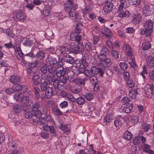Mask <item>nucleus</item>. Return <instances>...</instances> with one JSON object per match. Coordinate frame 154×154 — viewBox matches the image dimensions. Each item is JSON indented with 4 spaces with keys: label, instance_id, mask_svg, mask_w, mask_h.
<instances>
[{
    "label": "nucleus",
    "instance_id": "bb28decb",
    "mask_svg": "<svg viewBox=\"0 0 154 154\" xmlns=\"http://www.w3.org/2000/svg\"><path fill=\"white\" fill-rule=\"evenodd\" d=\"M57 69V65L56 66L52 65L48 66V71L50 74H54L55 73H56Z\"/></svg>",
    "mask_w": 154,
    "mask_h": 154
},
{
    "label": "nucleus",
    "instance_id": "a19ab883",
    "mask_svg": "<svg viewBox=\"0 0 154 154\" xmlns=\"http://www.w3.org/2000/svg\"><path fill=\"white\" fill-rule=\"evenodd\" d=\"M40 64V65H42L43 63L42 62L39 61L38 60H33L30 63V65L32 67H36L38 66L39 64Z\"/></svg>",
    "mask_w": 154,
    "mask_h": 154
},
{
    "label": "nucleus",
    "instance_id": "bf43d9fd",
    "mask_svg": "<svg viewBox=\"0 0 154 154\" xmlns=\"http://www.w3.org/2000/svg\"><path fill=\"white\" fill-rule=\"evenodd\" d=\"M89 78L90 80L92 83L95 84L97 82V78L94 75H92Z\"/></svg>",
    "mask_w": 154,
    "mask_h": 154
},
{
    "label": "nucleus",
    "instance_id": "864d4df0",
    "mask_svg": "<svg viewBox=\"0 0 154 154\" xmlns=\"http://www.w3.org/2000/svg\"><path fill=\"white\" fill-rule=\"evenodd\" d=\"M127 85L130 88H132L134 87V84L133 80L129 79L127 81Z\"/></svg>",
    "mask_w": 154,
    "mask_h": 154
},
{
    "label": "nucleus",
    "instance_id": "4468645a",
    "mask_svg": "<svg viewBox=\"0 0 154 154\" xmlns=\"http://www.w3.org/2000/svg\"><path fill=\"white\" fill-rule=\"evenodd\" d=\"M146 63L148 67L150 68L154 66V59L151 56H148L146 57Z\"/></svg>",
    "mask_w": 154,
    "mask_h": 154
},
{
    "label": "nucleus",
    "instance_id": "4d7b16f0",
    "mask_svg": "<svg viewBox=\"0 0 154 154\" xmlns=\"http://www.w3.org/2000/svg\"><path fill=\"white\" fill-rule=\"evenodd\" d=\"M68 106V103L66 101H64L59 104V106L62 109L66 108Z\"/></svg>",
    "mask_w": 154,
    "mask_h": 154
},
{
    "label": "nucleus",
    "instance_id": "c756f323",
    "mask_svg": "<svg viewBox=\"0 0 154 154\" xmlns=\"http://www.w3.org/2000/svg\"><path fill=\"white\" fill-rule=\"evenodd\" d=\"M22 44L25 46H28L32 45V42L30 39L23 38L21 40Z\"/></svg>",
    "mask_w": 154,
    "mask_h": 154
},
{
    "label": "nucleus",
    "instance_id": "052dcab7",
    "mask_svg": "<svg viewBox=\"0 0 154 154\" xmlns=\"http://www.w3.org/2000/svg\"><path fill=\"white\" fill-rule=\"evenodd\" d=\"M13 110L14 112L16 113L20 112L21 111L20 107L17 104L15 105L14 106Z\"/></svg>",
    "mask_w": 154,
    "mask_h": 154
},
{
    "label": "nucleus",
    "instance_id": "423d86ee",
    "mask_svg": "<svg viewBox=\"0 0 154 154\" xmlns=\"http://www.w3.org/2000/svg\"><path fill=\"white\" fill-rule=\"evenodd\" d=\"M53 126L52 125L51 126H49L45 125L43 128V130L47 132L50 131L51 133L53 134V136L55 137L56 136V131Z\"/></svg>",
    "mask_w": 154,
    "mask_h": 154
},
{
    "label": "nucleus",
    "instance_id": "a211bd4d",
    "mask_svg": "<svg viewBox=\"0 0 154 154\" xmlns=\"http://www.w3.org/2000/svg\"><path fill=\"white\" fill-rule=\"evenodd\" d=\"M32 81L35 85H39L41 82V80L40 78L39 75L35 74L33 75L32 78Z\"/></svg>",
    "mask_w": 154,
    "mask_h": 154
},
{
    "label": "nucleus",
    "instance_id": "5fc2aeb1",
    "mask_svg": "<svg viewBox=\"0 0 154 154\" xmlns=\"http://www.w3.org/2000/svg\"><path fill=\"white\" fill-rule=\"evenodd\" d=\"M64 75H60V77L59 82L60 83H62V84H61V85H63L65 83H66V76Z\"/></svg>",
    "mask_w": 154,
    "mask_h": 154
},
{
    "label": "nucleus",
    "instance_id": "c85d7f7f",
    "mask_svg": "<svg viewBox=\"0 0 154 154\" xmlns=\"http://www.w3.org/2000/svg\"><path fill=\"white\" fill-rule=\"evenodd\" d=\"M48 63H49V65H54L58 64L57 59L52 56L49 57L48 58Z\"/></svg>",
    "mask_w": 154,
    "mask_h": 154
},
{
    "label": "nucleus",
    "instance_id": "7ed1b4c3",
    "mask_svg": "<svg viewBox=\"0 0 154 154\" xmlns=\"http://www.w3.org/2000/svg\"><path fill=\"white\" fill-rule=\"evenodd\" d=\"M97 57L100 61L103 62L106 65L109 64L110 63V59L107 58L106 55L103 53L99 54L97 56Z\"/></svg>",
    "mask_w": 154,
    "mask_h": 154
},
{
    "label": "nucleus",
    "instance_id": "338daca9",
    "mask_svg": "<svg viewBox=\"0 0 154 154\" xmlns=\"http://www.w3.org/2000/svg\"><path fill=\"white\" fill-rule=\"evenodd\" d=\"M6 33L8 35L12 38L14 37V35L10 29L8 28L6 29Z\"/></svg>",
    "mask_w": 154,
    "mask_h": 154
},
{
    "label": "nucleus",
    "instance_id": "b1692460",
    "mask_svg": "<svg viewBox=\"0 0 154 154\" xmlns=\"http://www.w3.org/2000/svg\"><path fill=\"white\" fill-rule=\"evenodd\" d=\"M120 2L121 4L119 8H126L128 7L130 5L129 3L127 0H120Z\"/></svg>",
    "mask_w": 154,
    "mask_h": 154
},
{
    "label": "nucleus",
    "instance_id": "37998d69",
    "mask_svg": "<svg viewBox=\"0 0 154 154\" xmlns=\"http://www.w3.org/2000/svg\"><path fill=\"white\" fill-rule=\"evenodd\" d=\"M123 49L125 51L126 53L129 51H132V49L130 46L127 44H124L123 46Z\"/></svg>",
    "mask_w": 154,
    "mask_h": 154
},
{
    "label": "nucleus",
    "instance_id": "72a5a7b5",
    "mask_svg": "<svg viewBox=\"0 0 154 154\" xmlns=\"http://www.w3.org/2000/svg\"><path fill=\"white\" fill-rule=\"evenodd\" d=\"M53 82V85L55 88L56 89L57 92L59 91L61 88V85L59 84L60 82L58 80L54 81Z\"/></svg>",
    "mask_w": 154,
    "mask_h": 154
},
{
    "label": "nucleus",
    "instance_id": "2eb2a0df",
    "mask_svg": "<svg viewBox=\"0 0 154 154\" xmlns=\"http://www.w3.org/2000/svg\"><path fill=\"white\" fill-rule=\"evenodd\" d=\"M9 81L13 84H16L20 83V78L18 75H13L11 76Z\"/></svg>",
    "mask_w": 154,
    "mask_h": 154
},
{
    "label": "nucleus",
    "instance_id": "e2e57ef3",
    "mask_svg": "<svg viewBox=\"0 0 154 154\" xmlns=\"http://www.w3.org/2000/svg\"><path fill=\"white\" fill-rule=\"evenodd\" d=\"M150 146L148 144H144L143 148V150L145 152H147L150 150Z\"/></svg>",
    "mask_w": 154,
    "mask_h": 154
},
{
    "label": "nucleus",
    "instance_id": "dca6fc26",
    "mask_svg": "<svg viewBox=\"0 0 154 154\" xmlns=\"http://www.w3.org/2000/svg\"><path fill=\"white\" fill-rule=\"evenodd\" d=\"M142 18V15L141 14H137L133 16L132 22L134 24L138 23L141 21Z\"/></svg>",
    "mask_w": 154,
    "mask_h": 154
},
{
    "label": "nucleus",
    "instance_id": "39448f33",
    "mask_svg": "<svg viewBox=\"0 0 154 154\" xmlns=\"http://www.w3.org/2000/svg\"><path fill=\"white\" fill-rule=\"evenodd\" d=\"M63 63L62 62H58L57 65L56 74L58 73L60 75H65L66 72L64 67L63 66Z\"/></svg>",
    "mask_w": 154,
    "mask_h": 154
},
{
    "label": "nucleus",
    "instance_id": "5701e85b",
    "mask_svg": "<svg viewBox=\"0 0 154 154\" xmlns=\"http://www.w3.org/2000/svg\"><path fill=\"white\" fill-rule=\"evenodd\" d=\"M152 10L148 5H146L143 8V13L146 15L148 16L151 14Z\"/></svg>",
    "mask_w": 154,
    "mask_h": 154
},
{
    "label": "nucleus",
    "instance_id": "4be33fe9",
    "mask_svg": "<svg viewBox=\"0 0 154 154\" xmlns=\"http://www.w3.org/2000/svg\"><path fill=\"white\" fill-rule=\"evenodd\" d=\"M139 91V88H137L134 91H131L129 93V97L133 99H135L137 95L138 94V91Z\"/></svg>",
    "mask_w": 154,
    "mask_h": 154
},
{
    "label": "nucleus",
    "instance_id": "9d476101",
    "mask_svg": "<svg viewBox=\"0 0 154 154\" xmlns=\"http://www.w3.org/2000/svg\"><path fill=\"white\" fill-rule=\"evenodd\" d=\"M41 109L35 111L33 113V117L31 119V122L33 123H36L38 119H39L42 116V113L40 110Z\"/></svg>",
    "mask_w": 154,
    "mask_h": 154
},
{
    "label": "nucleus",
    "instance_id": "79ce46f5",
    "mask_svg": "<svg viewBox=\"0 0 154 154\" xmlns=\"http://www.w3.org/2000/svg\"><path fill=\"white\" fill-rule=\"evenodd\" d=\"M76 101L77 104L80 105L84 104L85 102L84 99L82 97H79L77 98Z\"/></svg>",
    "mask_w": 154,
    "mask_h": 154
},
{
    "label": "nucleus",
    "instance_id": "f257e3e1",
    "mask_svg": "<svg viewBox=\"0 0 154 154\" xmlns=\"http://www.w3.org/2000/svg\"><path fill=\"white\" fill-rule=\"evenodd\" d=\"M13 18L17 21L23 22L26 18L25 14L20 11H17L13 16Z\"/></svg>",
    "mask_w": 154,
    "mask_h": 154
},
{
    "label": "nucleus",
    "instance_id": "0e129e2a",
    "mask_svg": "<svg viewBox=\"0 0 154 154\" xmlns=\"http://www.w3.org/2000/svg\"><path fill=\"white\" fill-rule=\"evenodd\" d=\"M40 70L42 73L45 74L47 72V67L46 64H45L40 69Z\"/></svg>",
    "mask_w": 154,
    "mask_h": 154
},
{
    "label": "nucleus",
    "instance_id": "6e6552de",
    "mask_svg": "<svg viewBox=\"0 0 154 154\" xmlns=\"http://www.w3.org/2000/svg\"><path fill=\"white\" fill-rule=\"evenodd\" d=\"M69 51L68 48L64 46H59L57 49L56 53L58 55L67 53Z\"/></svg>",
    "mask_w": 154,
    "mask_h": 154
},
{
    "label": "nucleus",
    "instance_id": "603ef678",
    "mask_svg": "<svg viewBox=\"0 0 154 154\" xmlns=\"http://www.w3.org/2000/svg\"><path fill=\"white\" fill-rule=\"evenodd\" d=\"M99 68H97L95 66H92L91 68L92 75H94L97 74L99 72Z\"/></svg>",
    "mask_w": 154,
    "mask_h": 154
},
{
    "label": "nucleus",
    "instance_id": "69168bd1",
    "mask_svg": "<svg viewBox=\"0 0 154 154\" xmlns=\"http://www.w3.org/2000/svg\"><path fill=\"white\" fill-rule=\"evenodd\" d=\"M84 47L82 44L80 43L77 45L76 47L77 51L82 52L83 51Z\"/></svg>",
    "mask_w": 154,
    "mask_h": 154
},
{
    "label": "nucleus",
    "instance_id": "680f3d73",
    "mask_svg": "<svg viewBox=\"0 0 154 154\" xmlns=\"http://www.w3.org/2000/svg\"><path fill=\"white\" fill-rule=\"evenodd\" d=\"M25 117L26 119H30L33 117V114L31 112H26L25 114Z\"/></svg>",
    "mask_w": 154,
    "mask_h": 154
},
{
    "label": "nucleus",
    "instance_id": "393cba45",
    "mask_svg": "<svg viewBox=\"0 0 154 154\" xmlns=\"http://www.w3.org/2000/svg\"><path fill=\"white\" fill-rule=\"evenodd\" d=\"M30 95L29 94H26L23 96H21L20 102H21L22 103H27L29 100V97H30Z\"/></svg>",
    "mask_w": 154,
    "mask_h": 154
},
{
    "label": "nucleus",
    "instance_id": "49530a36",
    "mask_svg": "<svg viewBox=\"0 0 154 154\" xmlns=\"http://www.w3.org/2000/svg\"><path fill=\"white\" fill-rule=\"evenodd\" d=\"M46 119L47 122H50L52 125L55 126V124L53 119H52L51 116L50 115H48L46 117Z\"/></svg>",
    "mask_w": 154,
    "mask_h": 154
},
{
    "label": "nucleus",
    "instance_id": "8fccbe9b",
    "mask_svg": "<svg viewBox=\"0 0 154 154\" xmlns=\"http://www.w3.org/2000/svg\"><path fill=\"white\" fill-rule=\"evenodd\" d=\"M92 44L91 43L88 42L85 45V50L88 52L92 50Z\"/></svg>",
    "mask_w": 154,
    "mask_h": 154
},
{
    "label": "nucleus",
    "instance_id": "c03bdc74",
    "mask_svg": "<svg viewBox=\"0 0 154 154\" xmlns=\"http://www.w3.org/2000/svg\"><path fill=\"white\" fill-rule=\"evenodd\" d=\"M143 71L140 72V75H142L143 79H146V76L147 74L146 67L144 66H142Z\"/></svg>",
    "mask_w": 154,
    "mask_h": 154
},
{
    "label": "nucleus",
    "instance_id": "774afa93",
    "mask_svg": "<svg viewBox=\"0 0 154 154\" xmlns=\"http://www.w3.org/2000/svg\"><path fill=\"white\" fill-rule=\"evenodd\" d=\"M84 73L85 75L88 77H89L92 75L91 70H89L88 69H85L84 71Z\"/></svg>",
    "mask_w": 154,
    "mask_h": 154
},
{
    "label": "nucleus",
    "instance_id": "473e14b6",
    "mask_svg": "<svg viewBox=\"0 0 154 154\" xmlns=\"http://www.w3.org/2000/svg\"><path fill=\"white\" fill-rule=\"evenodd\" d=\"M60 128L66 134H68L70 132L67 125L61 124V126L60 127Z\"/></svg>",
    "mask_w": 154,
    "mask_h": 154
},
{
    "label": "nucleus",
    "instance_id": "aec40b11",
    "mask_svg": "<svg viewBox=\"0 0 154 154\" xmlns=\"http://www.w3.org/2000/svg\"><path fill=\"white\" fill-rule=\"evenodd\" d=\"M45 95L47 98H50L53 94L52 87H49L45 91Z\"/></svg>",
    "mask_w": 154,
    "mask_h": 154
},
{
    "label": "nucleus",
    "instance_id": "9b49d317",
    "mask_svg": "<svg viewBox=\"0 0 154 154\" xmlns=\"http://www.w3.org/2000/svg\"><path fill=\"white\" fill-rule=\"evenodd\" d=\"M101 33L104 35L108 39L111 38L112 34L110 31L107 27L104 26L102 29Z\"/></svg>",
    "mask_w": 154,
    "mask_h": 154
},
{
    "label": "nucleus",
    "instance_id": "4c0bfd02",
    "mask_svg": "<svg viewBox=\"0 0 154 154\" xmlns=\"http://www.w3.org/2000/svg\"><path fill=\"white\" fill-rule=\"evenodd\" d=\"M81 88L79 86L78 87H71L70 88V90L72 93L73 94H78L81 91Z\"/></svg>",
    "mask_w": 154,
    "mask_h": 154
},
{
    "label": "nucleus",
    "instance_id": "6e6d98bb",
    "mask_svg": "<svg viewBox=\"0 0 154 154\" xmlns=\"http://www.w3.org/2000/svg\"><path fill=\"white\" fill-rule=\"evenodd\" d=\"M119 65L121 69L122 70H126L128 68L127 64L124 62H120Z\"/></svg>",
    "mask_w": 154,
    "mask_h": 154
},
{
    "label": "nucleus",
    "instance_id": "cd10ccee",
    "mask_svg": "<svg viewBox=\"0 0 154 154\" xmlns=\"http://www.w3.org/2000/svg\"><path fill=\"white\" fill-rule=\"evenodd\" d=\"M152 32V29H144L142 30L141 31V33L142 34L145 35L146 37H148L150 36Z\"/></svg>",
    "mask_w": 154,
    "mask_h": 154
},
{
    "label": "nucleus",
    "instance_id": "2f4dec72",
    "mask_svg": "<svg viewBox=\"0 0 154 154\" xmlns=\"http://www.w3.org/2000/svg\"><path fill=\"white\" fill-rule=\"evenodd\" d=\"M123 137L127 140H129L132 138V135L130 132L127 131L124 134Z\"/></svg>",
    "mask_w": 154,
    "mask_h": 154
},
{
    "label": "nucleus",
    "instance_id": "20e7f679",
    "mask_svg": "<svg viewBox=\"0 0 154 154\" xmlns=\"http://www.w3.org/2000/svg\"><path fill=\"white\" fill-rule=\"evenodd\" d=\"M70 5H69V6H67L68 8H69V6H70L71 8L70 9L69 11V16L71 17H73L75 16L76 15V13L75 11L76 8V5H73L72 4V0H69Z\"/></svg>",
    "mask_w": 154,
    "mask_h": 154
},
{
    "label": "nucleus",
    "instance_id": "13d9d810",
    "mask_svg": "<svg viewBox=\"0 0 154 154\" xmlns=\"http://www.w3.org/2000/svg\"><path fill=\"white\" fill-rule=\"evenodd\" d=\"M85 80L86 81L87 79L85 78L82 79L77 78L75 80V82L78 83L81 85H83L84 84Z\"/></svg>",
    "mask_w": 154,
    "mask_h": 154
},
{
    "label": "nucleus",
    "instance_id": "a878e982",
    "mask_svg": "<svg viewBox=\"0 0 154 154\" xmlns=\"http://www.w3.org/2000/svg\"><path fill=\"white\" fill-rule=\"evenodd\" d=\"M64 61L70 64H72L74 63L73 58L69 55H66L64 58Z\"/></svg>",
    "mask_w": 154,
    "mask_h": 154
},
{
    "label": "nucleus",
    "instance_id": "f8f14e48",
    "mask_svg": "<svg viewBox=\"0 0 154 154\" xmlns=\"http://www.w3.org/2000/svg\"><path fill=\"white\" fill-rule=\"evenodd\" d=\"M119 16L120 17H128L130 14V12L127 11H124L123 8H119L118 10Z\"/></svg>",
    "mask_w": 154,
    "mask_h": 154
},
{
    "label": "nucleus",
    "instance_id": "ea45409f",
    "mask_svg": "<svg viewBox=\"0 0 154 154\" xmlns=\"http://www.w3.org/2000/svg\"><path fill=\"white\" fill-rule=\"evenodd\" d=\"M84 96L86 99L89 101L91 100L94 97L93 94L89 92L85 93L84 94Z\"/></svg>",
    "mask_w": 154,
    "mask_h": 154
},
{
    "label": "nucleus",
    "instance_id": "3c124183",
    "mask_svg": "<svg viewBox=\"0 0 154 154\" xmlns=\"http://www.w3.org/2000/svg\"><path fill=\"white\" fill-rule=\"evenodd\" d=\"M110 54L113 57L116 59H117L119 58L118 53L116 51L112 50L110 51Z\"/></svg>",
    "mask_w": 154,
    "mask_h": 154
},
{
    "label": "nucleus",
    "instance_id": "09e8293b",
    "mask_svg": "<svg viewBox=\"0 0 154 154\" xmlns=\"http://www.w3.org/2000/svg\"><path fill=\"white\" fill-rule=\"evenodd\" d=\"M112 116L110 114L107 115L104 119V121L107 123L110 122L113 119Z\"/></svg>",
    "mask_w": 154,
    "mask_h": 154
},
{
    "label": "nucleus",
    "instance_id": "de8ad7c7",
    "mask_svg": "<svg viewBox=\"0 0 154 154\" xmlns=\"http://www.w3.org/2000/svg\"><path fill=\"white\" fill-rule=\"evenodd\" d=\"M41 106L40 103L38 102H36L32 108V111H35L38 110L39 108H41Z\"/></svg>",
    "mask_w": 154,
    "mask_h": 154
},
{
    "label": "nucleus",
    "instance_id": "6ab92c4d",
    "mask_svg": "<svg viewBox=\"0 0 154 154\" xmlns=\"http://www.w3.org/2000/svg\"><path fill=\"white\" fill-rule=\"evenodd\" d=\"M144 27L145 29H152L153 26V23L151 20H146L143 23Z\"/></svg>",
    "mask_w": 154,
    "mask_h": 154
},
{
    "label": "nucleus",
    "instance_id": "7c9ffc66",
    "mask_svg": "<svg viewBox=\"0 0 154 154\" xmlns=\"http://www.w3.org/2000/svg\"><path fill=\"white\" fill-rule=\"evenodd\" d=\"M49 87L48 83L46 81H44L41 82L40 85L41 90L43 91H45V90H46V89Z\"/></svg>",
    "mask_w": 154,
    "mask_h": 154
},
{
    "label": "nucleus",
    "instance_id": "f704fd0d",
    "mask_svg": "<svg viewBox=\"0 0 154 154\" xmlns=\"http://www.w3.org/2000/svg\"><path fill=\"white\" fill-rule=\"evenodd\" d=\"M151 47V44L149 42H145L142 45V48L144 50H147Z\"/></svg>",
    "mask_w": 154,
    "mask_h": 154
},
{
    "label": "nucleus",
    "instance_id": "58836bf2",
    "mask_svg": "<svg viewBox=\"0 0 154 154\" xmlns=\"http://www.w3.org/2000/svg\"><path fill=\"white\" fill-rule=\"evenodd\" d=\"M12 88L14 92L20 91L22 89V88H24L25 89H26V86H24V87H23L21 85H14Z\"/></svg>",
    "mask_w": 154,
    "mask_h": 154
},
{
    "label": "nucleus",
    "instance_id": "0eeeda50",
    "mask_svg": "<svg viewBox=\"0 0 154 154\" xmlns=\"http://www.w3.org/2000/svg\"><path fill=\"white\" fill-rule=\"evenodd\" d=\"M70 36V39L72 41L79 42L81 39V35L75 32H72Z\"/></svg>",
    "mask_w": 154,
    "mask_h": 154
},
{
    "label": "nucleus",
    "instance_id": "1a4fd4ad",
    "mask_svg": "<svg viewBox=\"0 0 154 154\" xmlns=\"http://www.w3.org/2000/svg\"><path fill=\"white\" fill-rule=\"evenodd\" d=\"M133 105L132 104H128L125 106H122L120 109L121 112L127 113H129L133 109Z\"/></svg>",
    "mask_w": 154,
    "mask_h": 154
},
{
    "label": "nucleus",
    "instance_id": "f3484780",
    "mask_svg": "<svg viewBox=\"0 0 154 154\" xmlns=\"http://www.w3.org/2000/svg\"><path fill=\"white\" fill-rule=\"evenodd\" d=\"M52 113L55 116H60L63 115V112L57 106H54L51 109Z\"/></svg>",
    "mask_w": 154,
    "mask_h": 154
},
{
    "label": "nucleus",
    "instance_id": "f03ea898",
    "mask_svg": "<svg viewBox=\"0 0 154 154\" xmlns=\"http://www.w3.org/2000/svg\"><path fill=\"white\" fill-rule=\"evenodd\" d=\"M154 85L152 84L151 85H146L144 88V91L146 96L148 98H151L152 96V90Z\"/></svg>",
    "mask_w": 154,
    "mask_h": 154
},
{
    "label": "nucleus",
    "instance_id": "c9c22d12",
    "mask_svg": "<svg viewBox=\"0 0 154 154\" xmlns=\"http://www.w3.org/2000/svg\"><path fill=\"white\" fill-rule=\"evenodd\" d=\"M45 57V54L41 51H38L36 54V58L40 60H43Z\"/></svg>",
    "mask_w": 154,
    "mask_h": 154
},
{
    "label": "nucleus",
    "instance_id": "a18cd8bd",
    "mask_svg": "<svg viewBox=\"0 0 154 154\" xmlns=\"http://www.w3.org/2000/svg\"><path fill=\"white\" fill-rule=\"evenodd\" d=\"M22 95V93L17 92L16 93L14 96V98L16 101L20 102V98Z\"/></svg>",
    "mask_w": 154,
    "mask_h": 154
},
{
    "label": "nucleus",
    "instance_id": "ddd939ff",
    "mask_svg": "<svg viewBox=\"0 0 154 154\" xmlns=\"http://www.w3.org/2000/svg\"><path fill=\"white\" fill-rule=\"evenodd\" d=\"M9 147L10 150L9 151L8 154H17L19 152L18 148L14 144L9 145Z\"/></svg>",
    "mask_w": 154,
    "mask_h": 154
},
{
    "label": "nucleus",
    "instance_id": "e433bc0d",
    "mask_svg": "<svg viewBox=\"0 0 154 154\" xmlns=\"http://www.w3.org/2000/svg\"><path fill=\"white\" fill-rule=\"evenodd\" d=\"M139 120V117L137 115H133L131 117V121L134 124H137Z\"/></svg>",
    "mask_w": 154,
    "mask_h": 154
},
{
    "label": "nucleus",
    "instance_id": "412c9836",
    "mask_svg": "<svg viewBox=\"0 0 154 154\" xmlns=\"http://www.w3.org/2000/svg\"><path fill=\"white\" fill-rule=\"evenodd\" d=\"M113 7V4H110V5H104L103 7V11L104 12L107 14L110 12L112 10Z\"/></svg>",
    "mask_w": 154,
    "mask_h": 154
}]
</instances>
